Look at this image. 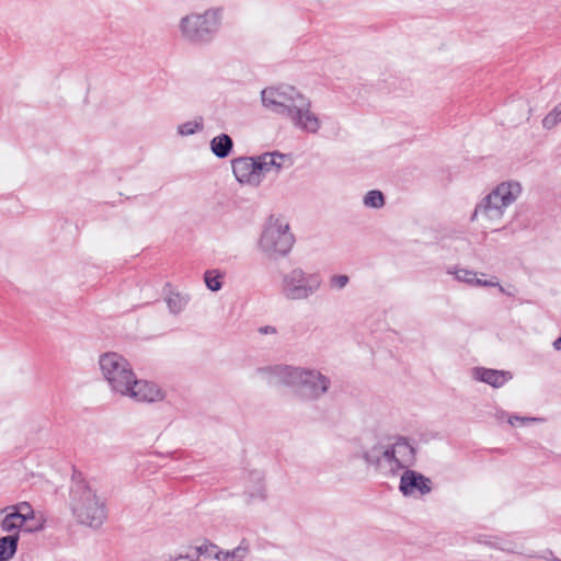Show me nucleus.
Wrapping results in <instances>:
<instances>
[{"mask_svg": "<svg viewBox=\"0 0 561 561\" xmlns=\"http://www.w3.org/2000/svg\"><path fill=\"white\" fill-rule=\"evenodd\" d=\"M363 459L383 477H397L414 466L416 457L412 444L404 437H383L363 451Z\"/></svg>", "mask_w": 561, "mask_h": 561, "instance_id": "obj_1", "label": "nucleus"}, {"mask_svg": "<svg viewBox=\"0 0 561 561\" xmlns=\"http://www.w3.org/2000/svg\"><path fill=\"white\" fill-rule=\"evenodd\" d=\"M69 506L76 519L82 525L98 528L106 519L104 502L100 500L82 474L77 471L72 474Z\"/></svg>", "mask_w": 561, "mask_h": 561, "instance_id": "obj_2", "label": "nucleus"}, {"mask_svg": "<svg viewBox=\"0 0 561 561\" xmlns=\"http://www.w3.org/2000/svg\"><path fill=\"white\" fill-rule=\"evenodd\" d=\"M273 373L285 385L296 389L305 399H317L327 392L330 380L317 370H309L290 366H276Z\"/></svg>", "mask_w": 561, "mask_h": 561, "instance_id": "obj_3", "label": "nucleus"}, {"mask_svg": "<svg viewBox=\"0 0 561 561\" xmlns=\"http://www.w3.org/2000/svg\"><path fill=\"white\" fill-rule=\"evenodd\" d=\"M294 242L289 224L284 218L271 216L261 233L259 248L270 259H277L285 256Z\"/></svg>", "mask_w": 561, "mask_h": 561, "instance_id": "obj_4", "label": "nucleus"}, {"mask_svg": "<svg viewBox=\"0 0 561 561\" xmlns=\"http://www.w3.org/2000/svg\"><path fill=\"white\" fill-rule=\"evenodd\" d=\"M522 193V186L518 182H503L496 186L483 201L477 206L473 218L481 216L490 222H497L504 214V209L513 204Z\"/></svg>", "mask_w": 561, "mask_h": 561, "instance_id": "obj_5", "label": "nucleus"}, {"mask_svg": "<svg viewBox=\"0 0 561 561\" xmlns=\"http://www.w3.org/2000/svg\"><path fill=\"white\" fill-rule=\"evenodd\" d=\"M100 369L112 391L123 394L129 391L134 371L129 362L115 352L104 353L99 359Z\"/></svg>", "mask_w": 561, "mask_h": 561, "instance_id": "obj_6", "label": "nucleus"}, {"mask_svg": "<svg viewBox=\"0 0 561 561\" xmlns=\"http://www.w3.org/2000/svg\"><path fill=\"white\" fill-rule=\"evenodd\" d=\"M318 273H306L300 267L293 268L283 276L282 294L288 300H307L321 287Z\"/></svg>", "mask_w": 561, "mask_h": 561, "instance_id": "obj_7", "label": "nucleus"}, {"mask_svg": "<svg viewBox=\"0 0 561 561\" xmlns=\"http://www.w3.org/2000/svg\"><path fill=\"white\" fill-rule=\"evenodd\" d=\"M261 96L266 108L287 118L306 100V96L291 85L264 89Z\"/></svg>", "mask_w": 561, "mask_h": 561, "instance_id": "obj_8", "label": "nucleus"}, {"mask_svg": "<svg viewBox=\"0 0 561 561\" xmlns=\"http://www.w3.org/2000/svg\"><path fill=\"white\" fill-rule=\"evenodd\" d=\"M180 31L182 36L190 43L201 44L207 42L210 34L208 11L183 16L180 21Z\"/></svg>", "mask_w": 561, "mask_h": 561, "instance_id": "obj_9", "label": "nucleus"}, {"mask_svg": "<svg viewBox=\"0 0 561 561\" xmlns=\"http://www.w3.org/2000/svg\"><path fill=\"white\" fill-rule=\"evenodd\" d=\"M433 489L432 480L422 473L405 469L400 478L399 490L404 496L421 497Z\"/></svg>", "mask_w": 561, "mask_h": 561, "instance_id": "obj_10", "label": "nucleus"}, {"mask_svg": "<svg viewBox=\"0 0 561 561\" xmlns=\"http://www.w3.org/2000/svg\"><path fill=\"white\" fill-rule=\"evenodd\" d=\"M232 171L236 179L243 184L257 186L262 182L256 158H238L232 160Z\"/></svg>", "mask_w": 561, "mask_h": 561, "instance_id": "obj_11", "label": "nucleus"}, {"mask_svg": "<svg viewBox=\"0 0 561 561\" xmlns=\"http://www.w3.org/2000/svg\"><path fill=\"white\" fill-rule=\"evenodd\" d=\"M302 103V105L300 104L295 108L288 119L296 128L306 133L316 134L321 127V122L311 111V103L307 98Z\"/></svg>", "mask_w": 561, "mask_h": 561, "instance_id": "obj_12", "label": "nucleus"}, {"mask_svg": "<svg viewBox=\"0 0 561 561\" xmlns=\"http://www.w3.org/2000/svg\"><path fill=\"white\" fill-rule=\"evenodd\" d=\"M129 391L123 392L122 396L129 397L138 402H156L163 399L161 389L153 382L136 379L130 382Z\"/></svg>", "mask_w": 561, "mask_h": 561, "instance_id": "obj_13", "label": "nucleus"}, {"mask_svg": "<svg viewBox=\"0 0 561 561\" xmlns=\"http://www.w3.org/2000/svg\"><path fill=\"white\" fill-rule=\"evenodd\" d=\"M259 170L262 179L266 173H278L284 167L290 165L291 160L288 156L280 152H265L256 157Z\"/></svg>", "mask_w": 561, "mask_h": 561, "instance_id": "obj_14", "label": "nucleus"}, {"mask_svg": "<svg viewBox=\"0 0 561 561\" xmlns=\"http://www.w3.org/2000/svg\"><path fill=\"white\" fill-rule=\"evenodd\" d=\"M473 377L479 381L492 386L493 388H500L512 379V374L506 370L477 367L473 369Z\"/></svg>", "mask_w": 561, "mask_h": 561, "instance_id": "obj_15", "label": "nucleus"}, {"mask_svg": "<svg viewBox=\"0 0 561 561\" xmlns=\"http://www.w3.org/2000/svg\"><path fill=\"white\" fill-rule=\"evenodd\" d=\"M20 535L11 534L0 538V561H9L16 553Z\"/></svg>", "mask_w": 561, "mask_h": 561, "instance_id": "obj_16", "label": "nucleus"}, {"mask_svg": "<svg viewBox=\"0 0 561 561\" xmlns=\"http://www.w3.org/2000/svg\"><path fill=\"white\" fill-rule=\"evenodd\" d=\"M165 289V302L170 312L174 314L180 313L187 305L188 298L178 291H174L170 284H167Z\"/></svg>", "mask_w": 561, "mask_h": 561, "instance_id": "obj_17", "label": "nucleus"}, {"mask_svg": "<svg viewBox=\"0 0 561 561\" xmlns=\"http://www.w3.org/2000/svg\"><path fill=\"white\" fill-rule=\"evenodd\" d=\"M233 148V141L227 134H221L213 138V154L218 158L228 157Z\"/></svg>", "mask_w": 561, "mask_h": 561, "instance_id": "obj_18", "label": "nucleus"}, {"mask_svg": "<svg viewBox=\"0 0 561 561\" xmlns=\"http://www.w3.org/2000/svg\"><path fill=\"white\" fill-rule=\"evenodd\" d=\"M249 552V547L241 542L240 546L231 551L218 550L214 553V558L218 561H242Z\"/></svg>", "mask_w": 561, "mask_h": 561, "instance_id": "obj_19", "label": "nucleus"}, {"mask_svg": "<svg viewBox=\"0 0 561 561\" xmlns=\"http://www.w3.org/2000/svg\"><path fill=\"white\" fill-rule=\"evenodd\" d=\"M0 513H4V517L2 518L0 523L1 530L4 533L16 534L18 533V514L13 512V510H10L9 506H5L4 508L0 510Z\"/></svg>", "mask_w": 561, "mask_h": 561, "instance_id": "obj_20", "label": "nucleus"}, {"mask_svg": "<svg viewBox=\"0 0 561 561\" xmlns=\"http://www.w3.org/2000/svg\"><path fill=\"white\" fill-rule=\"evenodd\" d=\"M203 117H196L193 121L185 122L178 126V134L182 137L194 135L204 129Z\"/></svg>", "mask_w": 561, "mask_h": 561, "instance_id": "obj_21", "label": "nucleus"}, {"mask_svg": "<svg viewBox=\"0 0 561 561\" xmlns=\"http://www.w3.org/2000/svg\"><path fill=\"white\" fill-rule=\"evenodd\" d=\"M561 123V102L556 105L542 119V126L546 129H552Z\"/></svg>", "mask_w": 561, "mask_h": 561, "instance_id": "obj_22", "label": "nucleus"}, {"mask_svg": "<svg viewBox=\"0 0 561 561\" xmlns=\"http://www.w3.org/2000/svg\"><path fill=\"white\" fill-rule=\"evenodd\" d=\"M385 204L383 195L380 191H369L364 197V205L371 208H381Z\"/></svg>", "mask_w": 561, "mask_h": 561, "instance_id": "obj_23", "label": "nucleus"}, {"mask_svg": "<svg viewBox=\"0 0 561 561\" xmlns=\"http://www.w3.org/2000/svg\"><path fill=\"white\" fill-rule=\"evenodd\" d=\"M207 551V546H201L195 548H190L186 553H180L174 557L172 561H198L199 557L203 552Z\"/></svg>", "mask_w": 561, "mask_h": 561, "instance_id": "obj_24", "label": "nucleus"}, {"mask_svg": "<svg viewBox=\"0 0 561 561\" xmlns=\"http://www.w3.org/2000/svg\"><path fill=\"white\" fill-rule=\"evenodd\" d=\"M448 273L455 275L459 282L467 283L468 285H473V278L477 276L476 272L467 268H455L454 271H448Z\"/></svg>", "mask_w": 561, "mask_h": 561, "instance_id": "obj_25", "label": "nucleus"}, {"mask_svg": "<svg viewBox=\"0 0 561 561\" xmlns=\"http://www.w3.org/2000/svg\"><path fill=\"white\" fill-rule=\"evenodd\" d=\"M45 527V519L42 516L34 515V519L27 522L24 533L33 534L43 530Z\"/></svg>", "mask_w": 561, "mask_h": 561, "instance_id": "obj_26", "label": "nucleus"}, {"mask_svg": "<svg viewBox=\"0 0 561 561\" xmlns=\"http://www.w3.org/2000/svg\"><path fill=\"white\" fill-rule=\"evenodd\" d=\"M9 507L10 510H13V512L22 515L34 516L36 514L28 502H19L16 504L9 505Z\"/></svg>", "mask_w": 561, "mask_h": 561, "instance_id": "obj_27", "label": "nucleus"}, {"mask_svg": "<svg viewBox=\"0 0 561 561\" xmlns=\"http://www.w3.org/2000/svg\"><path fill=\"white\" fill-rule=\"evenodd\" d=\"M472 286L499 287L501 291H504V288L500 285L495 277H492L491 279H482L474 276Z\"/></svg>", "mask_w": 561, "mask_h": 561, "instance_id": "obj_28", "label": "nucleus"}, {"mask_svg": "<svg viewBox=\"0 0 561 561\" xmlns=\"http://www.w3.org/2000/svg\"><path fill=\"white\" fill-rule=\"evenodd\" d=\"M18 514V533L19 531H25V528H26V524L27 522L34 519V516H27V515H22V514Z\"/></svg>", "mask_w": 561, "mask_h": 561, "instance_id": "obj_29", "label": "nucleus"}, {"mask_svg": "<svg viewBox=\"0 0 561 561\" xmlns=\"http://www.w3.org/2000/svg\"><path fill=\"white\" fill-rule=\"evenodd\" d=\"M348 283V277L346 275H335L331 278V284L337 288H343Z\"/></svg>", "mask_w": 561, "mask_h": 561, "instance_id": "obj_30", "label": "nucleus"}, {"mask_svg": "<svg viewBox=\"0 0 561 561\" xmlns=\"http://www.w3.org/2000/svg\"><path fill=\"white\" fill-rule=\"evenodd\" d=\"M515 421H519L522 423H529V422H541L542 419L538 417H519V416H512L508 422L513 425Z\"/></svg>", "mask_w": 561, "mask_h": 561, "instance_id": "obj_31", "label": "nucleus"}, {"mask_svg": "<svg viewBox=\"0 0 561 561\" xmlns=\"http://www.w3.org/2000/svg\"><path fill=\"white\" fill-rule=\"evenodd\" d=\"M220 277L221 275L217 271H213V291H217L221 288Z\"/></svg>", "mask_w": 561, "mask_h": 561, "instance_id": "obj_32", "label": "nucleus"}, {"mask_svg": "<svg viewBox=\"0 0 561 561\" xmlns=\"http://www.w3.org/2000/svg\"><path fill=\"white\" fill-rule=\"evenodd\" d=\"M204 282H205L206 287L208 289H210V284H211V280H210V270L205 271V273H204Z\"/></svg>", "mask_w": 561, "mask_h": 561, "instance_id": "obj_33", "label": "nucleus"}, {"mask_svg": "<svg viewBox=\"0 0 561 561\" xmlns=\"http://www.w3.org/2000/svg\"><path fill=\"white\" fill-rule=\"evenodd\" d=\"M260 332H261V333H264V334H268V333L274 334V333L276 332V330H275V328H273V327H268V325H267V327H263V328H261V329H260Z\"/></svg>", "mask_w": 561, "mask_h": 561, "instance_id": "obj_34", "label": "nucleus"}, {"mask_svg": "<svg viewBox=\"0 0 561 561\" xmlns=\"http://www.w3.org/2000/svg\"><path fill=\"white\" fill-rule=\"evenodd\" d=\"M553 346L556 350H561V337H558L554 343H553Z\"/></svg>", "mask_w": 561, "mask_h": 561, "instance_id": "obj_35", "label": "nucleus"}, {"mask_svg": "<svg viewBox=\"0 0 561 561\" xmlns=\"http://www.w3.org/2000/svg\"><path fill=\"white\" fill-rule=\"evenodd\" d=\"M3 513H0V515H2Z\"/></svg>", "mask_w": 561, "mask_h": 561, "instance_id": "obj_36", "label": "nucleus"}]
</instances>
